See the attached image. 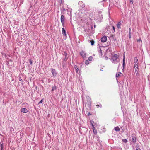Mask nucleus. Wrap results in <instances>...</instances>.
Returning a JSON list of instances; mask_svg holds the SVG:
<instances>
[{"label":"nucleus","instance_id":"nucleus-1","mask_svg":"<svg viewBox=\"0 0 150 150\" xmlns=\"http://www.w3.org/2000/svg\"><path fill=\"white\" fill-rule=\"evenodd\" d=\"M119 57V55L116 54L112 55L111 59L112 62L115 64L119 62L118 60Z\"/></svg>","mask_w":150,"mask_h":150},{"label":"nucleus","instance_id":"nucleus-2","mask_svg":"<svg viewBox=\"0 0 150 150\" xmlns=\"http://www.w3.org/2000/svg\"><path fill=\"white\" fill-rule=\"evenodd\" d=\"M65 17L63 15H62L61 16V21L62 24L63 26L64 25L65 23Z\"/></svg>","mask_w":150,"mask_h":150},{"label":"nucleus","instance_id":"nucleus-3","mask_svg":"<svg viewBox=\"0 0 150 150\" xmlns=\"http://www.w3.org/2000/svg\"><path fill=\"white\" fill-rule=\"evenodd\" d=\"M139 63L138 59L137 57H135L134 58V66L138 65Z\"/></svg>","mask_w":150,"mask_h":150},{"label":"nucleus","instance_id":"nucleus-4","mask_svg":"<svg viewBox=\"0 0 150 150\" xmlns=\"http://www.w3.org/2000/svg\"><path fill=\"white\" fill-rule=\"evenodd\" d=\"M107 41V38L106 36L103 37L101 39V41L103 42H104Z\"/></svg>","mask_w":150,"mask_h":150},{"label":"nucleus","instance_id":"nucleus-5","mask_svg":"<svg viewBox=\"0 0 150 150\" xmlns=\"http://www.w3.org/2000/svg\"><path fill=\"white\" fill-rule=\"evenodd\" d=\"M21 133L20 132H17L16 133V136L18 139H21Z\"/></svg>","mask_w":150,"mask_h":150},{"label":"nucleus","instance_id":"nucleus-6","mask_svg":"<svg viewBox=\"0 0 150 150\" xmlns=\"http://www.w3.org/2000/svg\"><path fill=\"white\" fill-rule=\"evenodd\" d=\"M123 23V21H120L117 24V28L119 29L121 28L120 25Z\"/></svg>","mask_w":150,"mask_h":150},{"label":"nucleus","instance_id":"nucleus-7","mask_svg":"<svg viewBox=\"0 0 150 150\" xmlns=\"http://www.w3.org/2000/svg\"><path fill=\"white\" fill-rule=\"evenodd\" d=\"M21 111L24 113H26L28 112L27 109L25 108H23L21 109Z\"/></svg>","mask_w":150,"mask_h":150},{"label":"nucleus","instance_id":"nucleus-8","mask_svg":"<svg viewBox=\"0 0 150 150\" xmlns=\"http://www.w3.org/2000/svg\"><path fill=\"white\" fill-rule=\"evenodd\" d=\"M134 67L135 70V72H137V73H138L139 70V69L138 68V65L134 66Z\"/></svg>","mask_w":150,"mask_h":150},{"label":"nucleus","instance_id":"nucleus-9","mask_svg":"<svg viewBox=\"0 0 150 150\" xmlns=\"http://www.w3.org/2000/svg\"><path fill=\"white\" fill-rule=\"evenodd\" d=\"M92 129L93 132L94 133V134H96L97 133V130L95 128L93 125H92Z\"/></svg>","mask_w":150,"mask_h":150},{"label":"nucleus","instance_id":"nucleus-10","mask_svg":"<svg viewBox=\"0 0 150 150\" xmlns=\"http://www.w3.org/2000/svg\"><path fill=\"white\" fill-rule=\"evenodd\" d=\"M80 55L83 58L85 57V53L83 51L81 52L80 53Z\"/></svg>","mask_w":150,"mask_h":150},{"label":"nucleus","instance_id":"nucleus-11","mask_svg":"<svg viewBox=\"0 0 150 150\" xmlns=\"http://www.w3.org/2000/svg\"><path fill=\"white\" fill-rule=\"evenodd\" d=\"M132 142L134 144L136 142V138L134 136H132Z\"/></svg>","mask_w":150,"mask_h":150},{"label":"nucleus","instance_id":"nucleus-12","mask_svg":"<svg viewBox=\"0 0 150 150\" xmlns=\"http://www.w3.org/2000/svg\"><path fill=\"white\" fill-rule=\"evenodd\" d=\"M52 73L53 76H55L56 74V73L55 71V70L53 69H52L51 71Z\"/></svg>","mask_w":150,"mask_h":150},{"label":"nucleus","instance_id":"nucleus-13","mask_svg":"<svg viewBox=\"0 0 150 150\" xmlns=\"http://www.w3.org/2000/svg\"><path fill=\"white\" fill-rule=\"evenodd\" d=\"M122 74L120 72H118L116 74V77H119L121 76Z\"/></svg>","mask_w":150,"mask_h":150},{"label":"nucleus","instance_id":"nucleus-14","mask_svg":"<svg viewBox=\"0 0 150 150\" xmlns=\"http://www.w3.org/2000/svg\"><path fill=\"white\" fill-rule=\"evenodd\" d=\"M114 129L116 131H119L120 130L119 127L118 126L115 127L114 128Z\"/></svg>","mask_w":150,"mask_h":150},{"label":"nucleus","instance_id":"nucleus-15","mask_svg":"<svg viewBox=\"0 0 150 150\" xmlns=\"http://www.w3.org/2000/svg\"><path fill=\"white\" fill-rule=\"evenodd\" d=\"M62 32L63 35H66L65 30L63 28L62 29Z\"/></svg>","mask_w":150,"mask_h":150},{"label":"nucleus","instance_id":"nucleus-16","mask_svg":"<svg viewBox=\"0 0 150 150\" xmlns=\"http://www.w3.org/2000/svg\"><path fill=\"white\" fill-rule=\"evenodd\" d=\"M4 145L3 143L1 144L0 150H3Z\"/></svg>","mask_w":150,"mask_h":150},{"label":"nucleus","instance_id":"nucleus-17","mask_svg":"<svg viewBox=\"0 0 150 150\" xmlns=\"http://www.w3.org/2000/svg\"><path fill=\"white\" fill-rule=\"evenodd\" d=\"M57 89L56 87L54 86H53L52 87V91H53L54 90H56Z\"/></svg>","mask_w":150,"mask_h":150},{"label":"nucleus","instance_id":"nucleus-18","mask_svg":"<svg viewBox=\"0 0 150 150\" xmlns=\"http://www.w3.org/2000/svg\"><path fill=\"white\" fill-rule=\"evenodd\" d=\"M99 107H100V108H101L102 107V105L100 104L99 105H96V108H98Z\"/></svg>","mask_w":150,"mask_h":150},{"label":"nucleus","instance_id":"nucleus-19","mask_svg":"<svg viewBox=\"0 0 150 150\" xmlns=\"http://www.w3.org/2000/svg\"><path fill=\"white\" fill-rule=\"evenodd\" d=\"M136 150H139V149L140 150H141L139 147V146L138 145H137L136 146Z\"/></svg>","mask_w":150,"mask_h":150},{"label":"nucleus","instance_id":"nucleus-20","mask_svg":"<svg viewBox=\"0 0 150 150\" xmlns=\"http://www.w3.org/2000/svg\"><path fill=\"white\" fill-rule=\"evenodd\" d=\"M75 69L76 72L77 73L78 72V70H79L78 68H77V67L76 66H75Z\"/></svg>","mask_w":150,"mask_h":150},{"label":"nucleus","instance_id":"nucleus-21","mask_svg":"<svg viewBox=\"0 0 150 150\" xmlns=\"http://www.w3.org/2000/svg\"><path fill=\"white\" fill-rule=\"evenodd\" d=\"M89 42L91 43V45H93L94 44V41L92 40L89 41Z\"/></svg>","mask_w":150,"mask_h":150},{"label":"nucleus","instance_id":"nucleus-22","mask_svg":"<svg viewBox=\"0 0 150 150\" xmlns=\"http://www.w3.org/2000/svg\"><path fill=\"white\" fill-rule=\"evenodd\" d=\"M93 57L92 56H90L88 58V60L89 61H91L92 60Z\"/></svg>","mask_w":150,"mask_h":150},{"label":"nucleus","instance_id":"nucleus-23","mask_svg":"<svg viewBox=\"0 0 150 150\" xmlns=\"http://www.w3.org/2000/svg\"><path fill=\"white\" fill-rule=\"evenodd\" d=\"M89 62L88 60H86L85 61V64L86 65H88L89 64Z\"/></svg>","mask_w":150,"mask_h":150},{"label":"nucleus","instance_id":"nucleus-24","mask_svg":"<svg viewBox=\"0 0 150 150\" xmlns=\"http://www.w3.org/2000/svg\"><path fill=\"white\" fill-rule=\"evenodd\" d=\"M122 141L124 142L125 143H126L127 142V139H122Z\"/></svg>","mask_w":150,"mask_h":150},{"label":"nucleus","instance_id":"nucleus-25","mask_svg":"<svg viewBox=\"0 0 150 150\" xmlns=\"http://www.w3.org/2000/svg\"><path fill=\"white\" fill-rule=\"evenodd\" d=\"M129 34H132V33H131V29L130 28H129Z\"/></svg>","mask_w":150,"mask_h":150},{"label":"nucleus","instance_id":"nucleus-26","mask_svg":"<svg viewBox=\"0 0 150 150\" xmlns=\"http://www.w3.org/2000/svg\"><path fill=\"white\" fill-rule=\"evenodd\" d=\"M125 63V60L123 59V67L124 68Z\"/></svg>","mask_w":150,"mask_h":150},{"label":"nucleus","instance_id":"nucleus-27","mask_svg":"<svg viewBox=\"0 0 150 150\" xmlns=\"http://www.w3.org/2000/svg\"><path fill=\"white\" fill-rule=\"evenodd\" d=\"M43 99H42L39 102V103H38V104H40L41 103H42L43 102Z\"/></svg>","mask_w":150,"mask_h":150},{"label":"nucleus","instance_id":"nucleus-28","mask_svg":"<svg viewBox=\"0 0 150 150\" xmlns=\"http://www.w3.org/2000/svg\"><path fill=\"white\" fill-rule=\"evenodd\" d=\"M137 42H139L140 41L142 42V40H141V38H139V39H137Z\"/></svg>","mask_w":150,"mask_h":150},{"label":"nucleus","instance_id":"nucleus-29","mask_svg":"<svg viewBox=\"0 0 150 150\" xmlns=\"http://www.w3.org/2000/svg\"><path fill=\"white\" fill-rule=\"evenodd\" d=\"M123 59L125 60V52L123 53Z\"/></svg>","mask_w":150,"mask_h":150},{"label":"nucleus","instance_id":"nucleus-30","mask_svg":"<svg viewBox=\"0 0 150 150\" xmlns=\"http://www.w3.org/2000/svg\"><path fill=\"white\" fill-rule=\"evenodd\" d=\"M29 62H30V64H32V62L31 59H30L29 60Z\"/></svg>","mask_w":150,"mask_h":150},{"label":"nucleus","instance_id":"nucleus-31","mask_svg":"<svg viewBox=\"0 0 150 150\" xmlns=\"http://www.w3.org/2000/svg\"><path fill=\"white\" fill-rule=\"evenodd\" d=\"M131 4H133V0H130Z\"/></svg>","mask_w":150,"mask_h":150},{"label":"nucleus","instance_id":"nucleus-32","mask_svg":"<svg viewBox=\"0 0 150 150\" xmlns=\"http://www.w3.org/2000/svg\"><path fill=\"white\" fill-rule=\"evenodd\" d=\"M112 27L113 28V30H114V31L115 32V28L114 26H112Z\"/></svg>","mask_w":150,"mask_h":150},{"label":"nucleus","instance_id":"nucleus-33","mask_svg":"<svg viewBox=\"0 0 150 150\" xmlns=\"http://www.w3.org/2000/svg\"><path fill=\"white\" fill-rule=\"evenodd\" d=\"M88 99L90 101L89 102H90V103L91 104V100L90 98H89Z\"/></svg>","mask_w":150,"mask_h":150},{"label":"nucleus","instance_id":"nucleus-34","mask_svg":"<svg viewBox=\"0 0 150 150\" xmlns=\"http://www.w3.org/2000/svg\"><path fill=\"white\" fill-rule=\"evenodd\" d=\"M129 38H131V34H129Z\"/></svg>","mask_w":150,"mask_h":150},{"label":"nucleus","instance_id":"nucleus-35","mask_svg":"<svg viewBox=\"0 0 150 150\" xmlns=\"http://www.w3.org/2000/svg\"><path fill=\"white\" fill-rule=\"evenodd\" d=\"M100 53H102V50H100Z\"/></svg>","mask_w":150,"mask_h":150},{"label":"nucleus","instance_id":"nucleus-36","mask_svg":"<svg viewBox=\"0 0 150 150\" xmlns=\"http://www.w3.org/2000/svg\"><path fill=\"white\" fill-rule=\"evenodd\" d=\"M91 125H92H92H93L92 123H91Z\"/></svg>","mask_w":150,"mask_h":150},{"label":"nucleus","instance_id":"nucleus-37","mask_svg":"<svg viewBox=\"0 0 150 150\" xmlns=\"http://www.w3.org/2000/svg\"><path fill=\"white\" fill-rule=\"evenodd\" d=\"M21 80H22V79H20V81H21Z\"/></svg>","mask_w":150,"mask_h":150},{"label":"nucleus","instance_id":"nucleus-38","mask_svg":"<svg viewBox=\"0 0 150 150\" xmlns=\"http://www.w3.org/2000/svg\"><path fill=\"white\" fill-rule=\"evenodd\" d=\"M21 80H22V79H20V81H21Z\"/></svg>","mask_w":150,"mask_h":150},{"label":"nucleus","instance_id":"nucleus-39","mask_svg":"<svg viewBox=\"0 0 150 150\" xmlns=\"http://www.w3.org/2000/svg\"><path fill=\"white\" fill-rule=\"evenodd\" d=\"M21 80H22V79H20V81H21Z\"/></svg>","mask_w":150,"mask_h":150}]
</instances>
